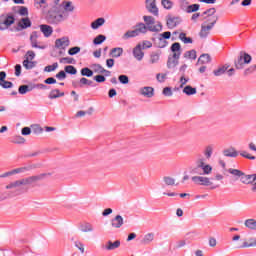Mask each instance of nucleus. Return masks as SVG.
Masks as SVG:
<instances>
[{"label": "nucleus", "mask_w": 256, "mask_h": 256, "mask_svg": "<svg viewBox=\"0 0 256 256\" xmlns=\"http://www.w3.org/2000/svg\"><path fill=\"white\" fill-rule=\"evenodd\" d=\"M45 178V174L29 176L15 180L6 185L5 189L8 191H25L29 185H35L38 181H42Z\"/></svg>", "instance_id": "3"}, {"label": "nucleus", "mask_w": 256, "mask_h": 256, "mask_svg": "<svg viewBox=\"0 0 256 256\" xmlns=\"http://www.w3.org/2000/svg\"><path fill=\"white\" fill-rule=\"evenodd\" d=\"M192 173L196 176H192L191 180L194 185H201L202 187H210V189H219L221 185L213 184L211 178L202 175H211L213 173V167L205 163V158L201 157L196 160V166L192 169Z\"/></svg>", "instance_id": "1"}, {"label": "nucleus", "mask_w": 256, "mask_h": 256, "mask_svg": "<svg viewBox=\"0 0 256 256\" xmlns=\"http://www.w3.org/2000/svg\"><path fill=\"white\" fill-rule=\"evenodd\" d=\"M124 223H125V221L123 220V216L116 215L111 220V227H112V229H121L123 227Z\"/></svg>", "instance_id": "13"}, {"label": "nucleus", "mask_w": 256, "mask_h": 256, "mask_svg": "<svg viewBox=\"0 0 256 256\" xmlns=\"http://www.w3.org/2000/svg\"><path fill=\"white\" fill-rule=\"evenodd\" d=\"M153 241H155V234L153 232L147 233L142 239L143 245H150Z\"/></svg>", "instance_id": "21"}, {"label": "nucleus", "mask_w": 256, "mask_h": 256, "mask_svg": "<svg viewBox=\"0 0 256 256\" xmlns=\"http://www.w3.org/2000/svg\"><path fill=\"white\" fill-rule=\"evenodd\" d=\"M59 67V64L57 62L53 63L52 65H48L44 68V71L46 73H53L57 68Z\"/></svg>", "instance_id": "45"}, {"label": "nucleus", "mask_w": 256, "mask_h": 256, "mask_svg": "<svg viewBox=\"0 0 256 256\" xmlns=\"http://www.w3.org/2000/svg\"><path fill=\"white\" fill-rule=\"evenodd\" d=\"M251 55H249L247 52H240L237 60L235 61V68L236 69H244L245 65H249L252 61Z\"/></svg>", "instance_id": "6"}, {"label": "nucleus", "mask_w": 256, "mask_h": 256, "mask_svg": "<svg viewBox=\"0 0 256 256\" xmlns=\"http://www.w3.org/2000/svg\"><path fill=\"white\" fill-rule=\"evenodd\" d=\"M245 227L250 229V231H256V220L253 218L247 219L244 222Z\"/></svg>", "instance_id": "27"}, {"label": "nucleus", "mask_w": 256, "mask_h": 256, "mask_svg": "<svg viewBox=\"0 0 256 256\" xmlns=\"http://www.w3.org/2000/svg\"><path fill=\"white\" fill-rule=\"evenodd\" d=\"M137 33V35H141V34H145L147 33V30H149V28L143 24V23H139L138 25H136V29H134Z\"/></svg>", "instance_id": "29"}, {"label": "nucleus", "mask_w": 256, "mask_h": 256, "mask_svg": "<svg viewBox=\"0 0 256 256\" xmlns=\"http://www.w3.org/2000/svg\"><path fill=\"white\" fill-rule=\"evenodd\" d=\"M138 45L141 46V49H151L153 47V43H151V41L148 40H144L141 43H138Z\"/></svg>", "instance_id": "48"}, {"label": "nucleus", "mask_w": 256, "mask_h": 256, "mask_svg": "<svg viewBox=\"0 0 256 256\" xmlns=\"http://www.w3.org/2000/svg\"><path fill=\"white\" fill-rule=\"evenodd\" d=\"M179 39L180 41H182V43H185V44L193 43V39L191 37H187V34L183 32L179 34Z\"/></svg>", "instance_id": "42"}, {"label": "nucleus", "mask_w": 256, "mask_h": 256, "mask_svg": "<svg viewBox=\"0 0 256 256\" xmlns=\"http://www.w3.org/2000/svg\"><path fill=\"white\" fill-rule=\"evenodd\" d=\"M241 157H244L245 159H250L251 161H255V156H252L251 154L247 153L246 151L240 152Z\"/></svg>", "instance_id": "62"}, {"label": "nucleus", "mask_w": 256, "mask_h": 256, "mask_svg": "<svg viewBox=\"0 0 256 256\" xmlns=\"http://www.w3.org/2000/svg\"><path fill=\"white\" fill-rule=\"evenodd\" d=\"M162 93L165 97H173V90L171 89V87H165Z\"/></svg>", "instance_id": "59"}, {"label": "nucleus", "mask_w": 256, "mask_h": 256, "mask_svg": "<svg viewBox=\"0 0 256 256\" xmlns=\"http://www.w3.org/2000/svg\"><path fill=\"white\" fill-rule=\"evenodd\" d=\"M18 27H20V29H27L28 27H31V20H29V18H23L18 23Z\"/></svg>", "instance_id": "32"}, {"label": "nucleus", "mask_w": 256, "mask_h": 256, "mask_svg": "<svg viewBox=\"0 0 256 256\" xmlns=\"http://www.w3.org/2000/svg\"><path fill=\"white\" fill-rule=\"evenodd\" d=\"M198 65H207L208 63H211V56L209 54H202L198 58Z\"/></svg>", "instance_id": "23"}, {"label": "nucleus", "mask_w": 256, "mask_h": 256, "mask_svg": "<svg viewBox=\"0 0 256 256\" xmlns=\"http://www.w3.org/2000/svg\"><path fill=\"white\" fill-rule=\"evenodd\" d=\"M105 25V18H98L91 23L92 29H99V27H103Z\"/></svg>", "instance_id": "28"}, {"label": "nucleus", "mask_w": 256, "mask_h": 256, "mask_svg": "<svg viewBox=\"0 0 256 256\" xmlns=\"http://www.w3.org/2000/svg\"><path fill=\"white\" fill-rule=\"evenodd\" d=\"M80 73L82 77H93V70L88 67L82 68Z\"/></svg>", "instance_id": "43"}, {"label": "nucleus", "mask_w": 256, "mask_h": 256, "mask_svg": "<svg viewBox=\"0 0 256 256\" xmlns=\"http://www.w3.org/2000/svg\"><path fill=\"white\" fill-rule=\"evenodd\" d=\"M107 40V37L103 34H100L98 36H96L93 40V44L94 45H101V43H104V41Z\"/></svg>", "instance_id": "37"}, {"label": "nucleus", "mask_w": 256, "mask_h": 256, "mask_svg": "<svg viewBox=\"0 0 256 256\" xmlns=\"http://www.w3.org/2000/svg\"><path fill=\"white\" fill-rule=\"evenodd\" d=\"M181 17L179 16H168L166 20V25L168 29H175L177 25H181Z\"/></svg>", "instance_id": "11"}, {"label": "nucleus", "mask_w": 256, "mask_h": 256, "mask_svg": "<svg viewBox=\"0 0 256 256\" xmlns=\"http://www.w3.org/2000/svg\"><path fill=\"white\" fill-rule=\"evenodd\" d=\"M133 37H139L136 30H129V31H127L122 36V39H124V41H127V39H131Z\"/></svg>", "instance_id": "33"}, {"label": "nucleus", "mask_w": 256, "mask_h": 256, "mask_svg": "<svg viewBox=\"0 0 256 256\" xmlns=\"http://www.w3.org/2000/svg\"><path fill=\"white\" fill-rule=\"evenodd\" d=\"M91 69L94 71V73L103 74V72H105V68H103L101 64H92Z\"/></svg>", "instance_id": "41"}, {"label": "nucleus", "mask_w": 256, "mask_h": 256, "mask_svg": "<svg viewBox=\"0 0 256 256\" xmlns=\"http://www.w3.org/2000/svg\"><path fill=\"white\" fill-rule=\"evenodd\" d=\"M69 45H71V40H69V37L67 36L55 40L56 49H62L63 51H65V49H67Z\"/></svg>", "instance_id": "10"}, {"label": "nucleus", "mask_w": 256, "mask_h": 256, "mask_svg": "<svg viewBox=\"0 0 256 256\" xmlns=\"http://www.w3.org/2000/svg\"><path fill=\"white\" fill-rule=\"evenodd\" d=\"M33 89H35V86L21 85L18 88V93L20 95H26V93H29V92L33 91Z\"/></svg>", "instance_id": "24"}, {"label": "nucleus", "mask_w": 256, "mask_h": 256, "mask_svg": "<svg viewBox=\"0 0 256 256\" xmlns=\"http://www.w3.org/2000/svg\"><path fill=\"white\" fill-rule=\"evenodd\" d=\"M132 54L136 61H143V58L145 57V52H143V49L139 44H137L136 47L133 49Z\"/></svg>", "instance_id": "14"}, {"label": "nucleus", "mask_w": 256, "mask_h": 256, "mask_svg": "<svg viewBox=\"0 0 256 256\" xmlns=\"http://www.w3.org/2000/svg\"><path fill=\"white\" fill-rule=\"evenodd\" d=\"M187 83H189V78H186L184 75H182L180 77V89H183Z\"/></svg>", "instance_id": "61"}, {"label": "nucleus", "mask_w": 256, "mask_h": 256, "mask_svg": "<svg viewBox=\"0 0 256 256\" xmlns=\"http://www.w3.org/2000/svg\"><path fill=\"white\" fill-rule=\"evenodd\" d=\"M145 7L148 13L159 17V8L157 7V0H145Z\"/></svg>", "instance_id": "7"}, {"label": "nucleus", "mask_w": 256, "mask_h": 256, "mask_svg": "<svg viewBox=\"0 0 256 256\" xmlns=\"http://www.w3.org/2000/svg\"><path fill=\"white\" fill-rule=\"evenodd\" d=\"M156 79L159 83H165V79H167V73H158L156 75Z\"/></svg>", "instance_id": "57"}, {"label": "nucleus", "mask_w": 256, "mask_h": 256, "mask_svg": "<svg viewBox=\"0 0 256 256\" xmlns=\"http://www.w3.org/2000/svg\"><path fill=\"white\" fill-rule=\"evenodd\" d=\"M64 71L69 75H77V68L71 65L65 66Z\"/></svg>", "instance_id": "44"}, {"label": "nucleus", "mask_w": 256, "mask_h": 256, "mask_svg": "<svg viewBox=\"0 0 256 256\" xmlns=\"http://www.w3.org/2000/svg\"><path fill=\"white\" fill-rule=\"evenodd\" d=\"M23 67H25V69H33V67H35V62L31 60H24Z\"/></svg>", "instance_id": "53"}, {"label": "nucleus", "mask_w": 256, "mask_h": 256, "mask_svg": "<svg viewBox=\"0 0 256 256\" xmlns=\"http://www.w3.org/2000/svg\"><path fill=\"white\" fill-rule=\"evenodd\" d=\"M161 5L167 11H171V9H173V1L171 0H161Z\"/></svg>", "instance_id": "35"}, {"label": "nucleus", "mask_w": 256, "mask_h": 256, "mask_svg": "<svg viewBox=\"0 0 256 256\" xmlns=\"http://www.w3.org/2000/svg\"><path fill=\"white\" fill-rule=\"evenodd\" d=\"M118 81L122 83V85H127L129 83V76L127 75H120L118 77Z\"/></svg>", "instance_id": "58"}, {"label": "nucleus", "mask_w": 256, "mask_h": 256, "mask_svg": "<svg viewBox=\"0 0 256 256\" xmlns=\"http://www.w3.org/2000/svg\"><path fill=\"white\" fill-rule=\"evenodd\" d=\"M150 63H151V65H155V63H159V54L152 53L150 55Z\"/></svg>", "instance_id": "54"}, {"label": "nucleus", "mask_w": 256, "mask_h": 256, "mask_svg": "<svg viewBox=\"0 0 256 256\" xmlns=\"http://www.w3.org/2000/svg\"><path fill=\"white\" fill-rule=\"evenodd\" d=\"M218 19L219 18H213L212 22L208 25H205V23L202 24L201 31L199 33V35L202 39H205V37L209 36V33H210L211 29H213V27H215V23H217Z\"/></svg>", "instance_id": "8"}, {"label": "nucleus", "mask_w": 256, "mask_h": 256, "mask_svg": "<svg viewBox=\"0 0 256 256\" xmlns=\"http://www.w3.org/2000/svg\"><path fill=\"white\" fill-rule=\"evenodd\" d=\"M143 20L148 27V31H151L152 33L163 31V25L161 22H156L155 24V18L153 16H143Z\"/></svg>", "instance_id": "5"}, {"label": "nucleus", "mask_w": 256, "mask_h": 256, "mask_svg": "<svg viewBox=\"0 0 256 256\" xmlns=\"http://www.w3.org/2000/svg\"><path fill=\"white\" fill-rule=\"evenodd\" d=\"M27 171H31V166H24V167H20L12 170L14 175H17L19 173H27Z\"/></svg>", "instance_id": "38"}, {"label": "nucleus", "mask_w": 256, "mask_h": 256, "mask_svg": "<svg viewBox=\"0 0 256 256\" xmlns=\"http://www.w3.org/2000/svg\"><path fill=\"white\" fill-rule=\"evenodd\" d=\"M158 36H160L161 39H171V32L167 31V32H164L162 34H159Z\"/></svg>", "instance_id": "64"}, {"label": "nucleus", "mask_w": 256, "mask_h": 256, "mask_svg": "<svg viewBox=\"0 0 256 256\" xmlns=\"http://www.w3.org/2000/svg\"><path fill=\"white\" fill-rule=\"evenodd\" d=\"M121 247V241L120 240H116V241H107L104 245V249L106 251H115V249H119Z\"/></svg>", "instance_id": "15"}, {"label": "nucleus", "mask_w": 256, "mask_h": 256, "mask_svg": "<svg viewBox=\"0 0 256 256\" xmlns=\"http://www.w3.org/2000/svg\"><path fill=\"white\" fill-rule=\"evenodd\" d=\"M185 59H197V51L189 50L184 53Z\"/></svg>", "instance_id": "39"}, {"label": "nucleus", "mask_w": 256, "mask_h": 256, "mask_svg": "<svg viewBox=\"0 0 256 256\" xmlns=\"http://www.w3.org/2000/svg\"><path fill=\"white\" fill-rule=\"evenodd\" d=\"M227 70H229V64L222 65L213 71V75L215 77H221V75L227 73Z\"/></svg>", "instance_id": "20"}, {"label": "nucleus", "mask_w": 256, "mask_h": 256, "mask_svg": "<svg viewBox=\"0 0 256 256\" xmlns=\"http://www.w3.org/2000/svg\"><path fill=\"white\" fill-rule=\"evenodd\" d=\"M59 63L73 65V63H75V59L71 57H64L59 60Z\"/></svg>", "instance_id": "47"}, {"label": "nucleus", "mask_w": 256, "mask_h": 256, "mask_svg": "<svg viewBox=\"0 0 256 256\" xmlns=\"http://www.w3.org/2000/svg\"><path fill=\"white\" fill-rule=\"evenodd\" d=\"M255 71H256V64L251 65L250 67L246 68L244 70V75H251V74L255 73Z\"/></svg>", "instance_id": "56"}, {"label": "nucleus", "mask_w": 256, "mask_h": 256, "mask_svg": "<svg viewBox=\"0 0 256 256\" xmlns=\"http://www.w3.org/2000/svg\"><path fill=\"white\" fill-rule=\"evenodd\" d=\"M75 11L73 2L64 0L59 6L55 7L48 15V23L50 25H61L69 19L71 13Z\"/></svg>", "instance_id": "2"}, {"label": "nucleus", "mask_w": 256, "mask_h": 256, "mask_svg": "<svg viewBox=\"0 0 256 256\" xmlns=\"http://www.w3.org/2000/svg\"><path fill=\"white\" fill-rule=\"evenodd\" d=\"M186 13H195V11H199V4H192L187 6Z\"/></svg>", "instance_id": "49"}, {"label": "nucleus", "mask_w": 256, "mask_h": 256, "mask_svg": "<svg viewBox=\"0 0 256 256\" xmlns=\"http://www.w3.org/2000/svg\"><path fill=\"white\" fill-rule=\"evenodd\" d=\"M185 95H197V88H193L191 85L185 86L182 90Z\"/></svg>", "instance_id": "30"}, {"label": "nucleus", "mask_w": 256, "mask_h": 256, "mask_svg": "<svg viewBox=\"0 0 256 256\" xmlns=\"http://www.w3.org/2000/svg\"><path fill=\"white\" fill-rule=\"evenodd\" d=\"M34 7L37 9V11L45 13L47 7H49V4L47 3V0H34Z\"/></svg>", "instance_id": "16"}, {"label": "nucleus", "mask_w": 256, "mask_h": 256, "mask_svg": "<svg viewBox=\"0 0 256 256\" xmlns=\"http://www.w3.org/2000/svg\"><path fill=\"white\" fill-rule=\"evenodd\" d=\"M204 155H205L206 159H211V155H213V147L207 146L204 150Z\"/></svg>", "instance_id": "52"}, {"label": "nucleus", "mask_w": 256, "mask_h": 256, "mask_svg": "<svg viewBox=\"0 0 256 256\" xmlns=\"http://www.w3.org/2000/svg\"><path fill=\"white\" fill-rule=\"evenodd\" d=\"M49 99H59V97H65V92L59 91V89H53L49 93Z\"/></svg>", "instance_id": "22"}, {"label": "nucleus", "mask_w": 256, "mask_h": 256, "mask_svg": "<svg viewBox=\"0 0 256 256\" xmlns=\"http://www.w3.org/2000/svg\"><path fill=\"white\" fill-rule=\"evenodd\" d=\"M13 143L21 145V144L25 143V138H23L22 136H15L13 139Z\"/></svg>", "instance_id": "63"}, {"label": "nucleus", "mask_w": 256, "mask_h": 256, "mask_svg": "<svg viewBox=\"0 0 256 256\" xmlns=\"http://www.w3.org/2000/svg\"><path fill=\"white\" fill-rule=\"evenodd\" d=\"M163 182L165 185L173 186L175 185V179L173 177L165 176L163 177Z\"/></svg>", "instance_id": "50"}, {"label": "nucleus", "mask_w": 256, "mask_h": 256, "mask_svg": "<svg viewBox=\"0 0 256 256\" xmlns=\"http://www.w3.org/2000/svg\"><path fill=\"white\" fill-rule=\"evenodd\" d=\"M223 155L224 157H237L239 155V152H237L235 148L231 147L223 150Z\"/></svg>", "instance_id": "26"}, {"label": "nucleus", "mask_w": 256, "mask_h": 256, "mask_svg": "<svg viewBox=\"0 0 256 256\" xmlns=\"http://www.w3.org/2000/svg\"><path fill=\"white\" fill-rule=\"evenodd\" d=\"M77 53H81V47L75 46L68 50V55H77Z\"/></svg>", "instance_id": "55"}, {"label": "nucleus", "mask_w": 256, "mask_h": 256, "mask_svg": "<svg viewBox=\"0 0 256 256\" xmlns=\"http://www.w3.org/2000/svg\"><path fill=\"white\" fill-rule=\"evenodd\" d=\"M4 25L9 29L13 23H15V18L11 15L6 16V18L3 20Z\"/></svg>", "instance_id": "40"}, {"label": "nucleus", "mask_w": 256, "mask_h": 256, "mask_svg": "<svg viewBox=\"0 0 256 256\" xmlns=\"http://www.w3.org/2000/svg\"><path fill=\"white\" fill-rule=\"evenodd\" d=\"M79 229L81 233H93V231H95V227H93V224L89 222L80 224Z\"/></svg>", "instance_id": "18"}, {"label": "nucleus", "mask_w": 256, "mask_h": 256, "mask_svg": "<svg viewBox=\"0 0 256 256\" xmlns=\"http://www.w3.org/2000/svg\"><path fill=\"white\" fill-rule=\"evenodd\" d=\"M40 37H41V33L37 32V31H33L30 34V43H31V47L33 49H45L46 48L45 45H39L38 39Z\"/></svg>", "instance_id": "9"}, {"label": "nucleus", "mask_w": 256, "mask_h": 256, "mask_svg": "<svg viewBox=\"0 0 256 256\" xmlns=\"http://www.w3.org/2000/svg\"><path fill=\"white\" fill-rule=\"evenodd\" d=\"M155 45L159 49H165V46L167 45V40H165V39L161 38L160 36H158L156 41H155Z\"/></svg>", "instance_id": "34"}, {"label": "nucleus", "mask_w": 256, "mask_h": 256, "mask_svg": "<svg viewBox=\"0 0 256 256\" xmlns=\"http://www.w3.org/2000/svg\"><path fill=\"white\" fill-rule=\"evenodd\" d=\"M139 93L143 97H147L148 99H151V97L155 96V89L151 86H145L139 89Z\"/></svg>", "instance_id": "12"}, {"label": "nucleus", "mask_w": 256, "mask_h": 256, "mask_svg": "<svg viewBox=\"0 0 256 256\" xmlns=\"http://www.w3.org/2000/svg\"><path fill=\"white\" fill-rule=\"evenodd\" d=\"M0 86H2L3 89H11V87H13V82L3 80L0 82Z\"/></svg>", "instance_id": "60"}, {"label": "nucleus", "mask_w": 256, "mask_h": 256, "mask_svg": "<svg viewBox=\"0 0 256 256\" xmlns=\"http://www.w3.org/2000/svg\"><path fill=\"white\" fill-rule=\"evenodd\" d=\"M240 181L244 185H250V183H253V176L252 174L246 175L242 172V176H240Z\"/></svg>", "instance_id": "25"}, {"label": "nucleus", "mask_w": 256, "mask_h": 256, "mask_svg": "<svg viewBox=\"0 0 256 256\" xmlns=\"http://www.w3.org/2000/svg\"><path fill=\"white\" fill-rule=\"evenodd\" d=\"M215 13H217V9L215 8H210L202 13L203 19H206L207 21H211L213 23V19L216 17L213 16Z\"/></svg>", "instance_id": "17"}, {"label": "nucleus", "mask_w": 256, "mask_h": 256, "mask_svg": "<svg viewBox=\"0 0 256 256\" xmlns=\"http://www.w3.org/2000/svg\"><path fill=\"white\" fill-rule=\"evenodd\" d=\"M228 173H230V175H234V177H238L239 179H241V176L243 175L241 170L233 168L228 169Z\"/></svg>", "instance_id": "46"}, {"label": "nucleus", "mask_w": 256, "mask_h": 256, "mask_svg": "<svg viewBox=\"0 0 256 256\" xmlns=\"http://www.w3.org/2000/svg\"><path fill=\"white\" fill-rule=\"evenodd\" d=\"M172 56L168 57L167 67L168 69H175L179 65V59L181 57V44L175 42L171 46Z\"/></svg>", "instance_id": "4"}, {"label": "nucleus", "mask_w": 256, "mask_h": 256, "mask_svg": "<svg viewBox=\"0 0 256 256\" xmlns=\"http://www.w3.org/2000/svg\"><path fill=\"white\" fill-rule=\"evenodd\" d=\"M111 57L114 58H119L121 57V55H123V48L117 47V48H113L110 52Z\"/></svg>", "instance_id": "31"}, {"label": "nucleus", "mask_w": 256, "mask_h": 256, "mask_svg": "<svg viewBox=\"0 0 256 256\" xmlns=\"http://www.w3.org/2000/svg\"><path fill=\"white\" fill-rule=\"evenodd\" d=\"M40 31L43 33L44 37H51V35H53V27L47 24L40 25Z\"/></svg>", "instance_id": "19"}, {"label": "nucleus", "mask_w": 256, "mask_h": 256, "mask_svg": "<svg viewBox=\"0 0 256 256\" xmlns=\"http://www.w3.org/2000/svg\"><path fill=\"white\" fill-rule=\"evenodd\" d=\"M35 59V52L33 50H28L25 55V61H33Z\"/></svg>", "instance_id": "51"}, {"label": "nucleus", "mask_w": 256, "mask_h": 256, "mask_svg": "<svg viewBox=\"0 0 256 256\" xmlns=\"http://www.w3.org/2000/svg\"><path fill=\"white\" fill-rule=\"evenodd\" d=\"M85 85H87L88 87H93V81L85 77L81 78L79 81V87H85Z\"/></svg>", "instance_id": "36"}]
</instances>
